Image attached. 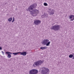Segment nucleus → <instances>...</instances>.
<instances>
[{"label":"nucleus","instance_id":"6e6552de","mask_svg":"<svg viewBox=\"0 0 74 74\" xmlns=\"http://www.w3.org/2000/svg\"><path fill=\"white\" fill-rule=\"evenodd\" d=\"M69 19H71V21H73L74 20V15H69Z\"/></svg>","mask_w":74,"mask_h":74},{"label":"nucleus","instance_id":"1a4fd4ad","mask_svg":"<svg viewBox=\"0 0 74 74\" xmlns=\"http://www.w3.org/2000/svg\"><path fill=\"white\" fill-rule=\"evenodd\" d=\"M19 53H20L21 55H23V56H26V51L19 52Z\"/></svg>","mask_w":74,"mask_h":74},{"label":"nucleus","instance_id":"f03ea898","mask_svg":"<svg viewBox=\"0 0 74 74\" xmlns=\"http://www.w3.org/2000/svg\"><path fill=\"white\" fill-rule=\"evenodd\" d=\"M41 70V73L42 74H48L49 73V69L46 68H42Z\"/></svg>","mask_w":74,"mask_h":74},{"label":"nucleus","instance_id":"2eb2a0df","mask_svg":"<svg viewBox=\"0 0 74 74\" xmlns=\"http://www.w3.org/2000/svg\"><path fill=\"white\" fill-rule=\"evenodd\" d=\"M6 54H9V55H12V53L8 51L6 52Z\"/></svg>","mask_w":74,"mask_h":74},{"label":"nucleus","instance_id":"4be33fe9","mask_svg":"<svg viewBox=\"0 0 74 74\" xmlns=\"http://www.w3.org/2000/svg\"><path fill=\"white\" fill-rule=\"evenodd\" d=\"M49 10L51 11V8L49 9Z\"/></svg>","mask_w":74,"mask_h":74},{"label":"nucleus","instance_id":"6ab92c4d","mask_svg":"<svg viewBox=\"0 0 74 74\" xmlns=\"http://www.w3.org/2000/svg\"><path fill=\"white\" fill-rule=\"evenodd\" d=\"M15 21V18L14 17H13V20L12 21V22H13Z\"/></svg>","mask_w":74,"mask_h":74},{"label":"nucleus","instance_id":"423d86ee","mask_svg":"<svg viewBox=\"0 0 74 74\" xmlns=\"http://www.w3.org/2000/svg\"><path fill=\"white\" fill-rule=\"evenodd\" d=\"M38 73V70L36 69H32L29 72V74H37Z\"/></svg>","mask_w":74,"mask_h":74},{"label":"nucleus","instance_id":"f3484780","mask_svg":"<svg viewBox=\"0 0 74 74\" xmlns=\"http://www.w3.org/2000/svg\"><path fill=\"white\" fill-rule=\"evenodd\" d=\"M7 54V55H8L7 57L8 58H10L11 57V55L9 54Z\"/></svg>","mask_w":74,"mask_h":74},{"label":"nucleus","instance_id":"ddd939ff","mask_svg":"<svg viewBox=\"0 0 74 74\" xmlns=\"http://www.w3.org/2000/svg\"><path fill=\"white\" fill-rule=\"evenodd\" d=\"M47 47H42L40 48V49H47Z\"/></svg>","mask_w":74,"mask_h":74},{"label":"nucleus","instance_id":"dca6fc26","mask_svg":"<svg viewBox=\"0 0 74 74\" xmlns=\"http://www.w3.org/2000/svg\"><path fill=\"white\" fill-rule=\"evenodd\" d=\"M12 20V17H10L8 19V21L9 22H11Z\"/></svg>","mask_w":74,"mask_h":74},{"label":"nucleus","instance_id":"9b49d317","mask_svg":"<svg viewBox=\"0 0 74 74\" xmlns=\"http://www.w3.org/2000/svg\"><path fill=\"white\" fill-rule=\"evenodd\" d=\"M42 18H47L48 17V14L47 13H44V14L41 16Z\"/></svg>","mask_w":74,"mask_h":74},{"label":"nucleus","instance_id":"aec40b11","mask_svg":"<svg viewBox=\"0 0 74 74\" xmlns=\"http://www.w3.org/2000/svg\"><path fill=\"white\" fill-rule=\"evenodd\" d=\"M2 53L3 55H4V52L3 51H2Z\"/></svg>","mask_w":74,"mask_h":74},{"label":"nucleus","instance_id":"9d476101","mask_svg":"<svg viewBox=\"0 0 74 74\" xmlns=\"http://www.w3.org/2000/svg\"><path fill=\"white\" fill-rule=\"evenodd\" d=\"M49 14L50 15H52L55 14V13H54V10H53V9H52L51 11H49Z\"/></svg>","mask_w":74,"mask_h":74},{"label":"nucleus","instance_id":"7ed1b4c3","mask_svg":"<svg viewBox=\"0 0 74 74\" xmlns=\"http://www.w3.org/2000/svg\"><path fill=\"white\" fill-rule=\"evenodd\" d=\"M60 25H58L52 26L51 28V30H53L54 31H58L60 29Z\"/></svg>","mask_w":74,"mask_h":74},{"label":"nucleus","instance_id":"412c9836","mask_svg":"<svg viewBox=\"0 0 74 74\" xmlns=\"http://www.w3.org/2000/svg\"><path fill=\"white\" fill-rule=\"evenodd\" d=\"M2 49V47L0 46V50H1Z\"/></svg>","mask_w":74,"mask_h":74},{"label":"nucleus","instance_id":"f257e3e1","mask_svg":"<svg viewBox=\"0 0 74 74\" xmlns=\"http://www.w3.org/2000/svg\"><path fill=\"white\" fill-rule=\"evenodd\" d=\"M37 5L36 3L32 4V5L29 6V7L28 8V9L26 10L27 11L30 12V14L31 15H32L33 16H37V14H38V13H39L38 10L36 9L33 10V8H36V7L37 6Z\"/></svg>","mask_w":74,"mask_h":74},{"label":"nucleus","instance_id":"4468645a","mask_svg":"<svg viewBox=\"0 0 74 74\" xmlns=\"http://www.w3.org/2000/svg\"><path fill=\"white\" fill-rule=\"evenodd\" d=\"M18 53H19V52H16V53H12L13 55H16L18 54Z\"/></svg>","mask_w":74,"mask_h":74},{"label":"nucleus","instance_id":"20e7f679","mask_svg":"<svg viewBox=\"0 0 74 74\" xmlns=\"http://www.w3.org/2000/svg\"><path fill=\"white\" fill-rule=\"evenodd\" d=\"M42 63H43V61H41V60H38V61H36L34 63L33 66H34V67H36L35 65L37 67H38V66H41V65Z\"/></svg>","mask_w":74,"mask_h":74},{"label":"nucleus","instance_id":"a211bd4d","mask_svg":"<svg viewBox=\"0 0 74 74\" xmlns=\"http://www.w3.org/2000/svg\"><path fill=\"white\" fill-rule=\"evenodd\" d=\"M44 5L45 6H47V5H48V4L46 3H44Z\"/></svg>","mask_w":74,"mask_h":74},{"label":"nucleus","instance_id":"f8f14e48","mask_svg":"<svg viewBox=\"0 0 74 74\" xmlns=\"http://www.w3.org/2000/svg\"><path fill=\"white\" fill-rule=\"evenodd\" d=\"M69 57L70 58H72L73 59H74V53H72V54H70L69 56Z\"/></svg>","mask_w":74,"mask_h":74},{"label":"nucleus","instance_id":"39448f33","mask_svg":"<svg viewBox=\"0 0 74 74\" xmlns=\"http://www.w3.org/2000/svg\"><path fill=\"white\" fill-rule=\"evenodd\" d=\"M42 44L43 45H46V46H49L51 43V41L49 42L48 39H45L42 42Z\"/></svg>","mask_w":74,"mask_h":74},{"label":"nucleus","instance_id":"0eeeda50","mask_svg":"<svg viewBox=\"0 0 74 74\" xmlns=\"http://www.w3.org/2000/svg\"><path fill=\"white\" fill-rule=\"evenodd\" d=\"M41 21L40 20H35L34 21V23L35 25H38L39 24H40L41 23Z\"/></svg>","mask_w":74,"mask_h":74}]
</instances>
